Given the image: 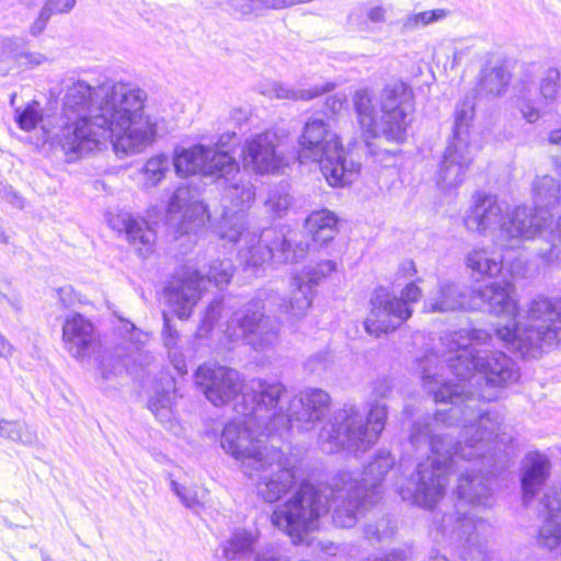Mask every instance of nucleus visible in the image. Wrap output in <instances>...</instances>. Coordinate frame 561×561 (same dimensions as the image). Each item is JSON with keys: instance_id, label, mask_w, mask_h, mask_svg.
Segmentation results:
<instances>
[{"instance_id": "obj_1", "label": "nucleus", "mask_w": 561, "mask_h": 561, "mask_svg": "<svg viewBox=\"0 0 561 561\" xmlns=\"http://www.w3.org/2000/svg\"><path fill=\"white\" fill-rule=\"evenodd\" d=\"M493 339L481 329L450 331L440 337L446 347L443 360L435 353L420 359L424 389L435 402L450 407L412 424L411 445L415 449L427 446L431 456L417 463L405 483L397 485L403 501L430 510L444 496L449 473L462 470L456 518L443 515L438 528L463 549V561H486L491 525L473 511L492 505L493 479L511 465L513 438L505 432L501 413L488 403L516 382L519 371L503 352L488 348Z\"/></svg>"}, {"instance_id": "obj_2", "label": "nucleus", "mask_w": 561, "mask_h": 561, "mask_svg": "<svg viewBox=\"0 0 561 561\" xmlns=\"http://www.w3.org/2000/svg\"><path fill=\"white\" fill-rule=\"evenodd\" d=\"M394 466V458L387 449L376 451L373 460L359 472L339 471L328 483L314 485L308 481L299 484L282 511H275L274 525L284 528L294 542L319 526L320 517L333 507V524L341 528L353 527L362 510L381 497V482Z\"/></svg>"}, {"instance_id": "obj_3", "label": "nucleus", "mask_w": 561, "mask_h": 561, "mask_svg": "<svg viewBox=\"0 0 561 561\" xmlns=\"http://www.w3.org/2000/svg\"><path fill=\"white\" fill-rule=\"evenodd\" d=\"M146 100L144 90L114 82L92 118L60 114L57 129L44 133L71 160L100 150L106 141L117 154H128L150 142L157 133L156 124L144 113Z\"/></svg>"}, {"instance_id": "obj_4", "label": "nucleus", "mask_w": 561, "mask_h": 561, "mask_svg": "<svg viewBox=\"0 0 561 561\" xmlns=\"http://www.w3.org/2000/svg\"><path fill=\"white\" fill-rule=\"evenodd\" d=\"M514 287L507 280L492 282L473 294L488 311L506 317V324L495 329V336L505 347L520 357L537 358L545 348L561 341V298L537 296L528 305V323L522 325L516 319L518 307L513 296Z\"/></svg>"}, {"instance_id": "obj_5", "label": "nucleus", "mask_w": 561, "mask_h": 561, "mask_svg": "<svg viewBox=\"0 0 561 561\" xmlns=\"http://www.w3.org/2000/svg\"><path fill=\"white\" fill-rule=\"evenodd\" d=\"M284 392L279 381L270 382L257 378L252 379L234 405L242 420H232L225 424L220 435V446L239 465L242 472L261 466L260 457L270 447L264 438L279 436V430H270L272 408L277 404Z\"/></svg>"}, {"instance_id": "obj_6", "label": "nucleus", "mask_w": 561, "mask_h": 561, "mask_svg": "<svg viewBox=\"0 0 561 561\" xmlns=\"http://www.w3.org/2000/svg\"><path fill=\"white\" fill-rule=\"evenodd\" d=\"M387 417L386 404L377 400L369 403L365 420L359 407L345 404L336 410L330 423L322 427L319 435L321 449L327 454L342 450L354 455L364 453L378 440Z\"/></svg>"}, {"instance_id": "obj_7", "label": "nucleus", "mask_w": 561, "mask_h": 561, "mask_svg": "<svg viewBox=\"0 0 561 561\" xmlns=\"http://www.w3.org/2000/svg\"><path fill=\"white\" fill-rule=\"evenodd\" d=\"M299 156L317 161L321 173L332 187H344L353 183L360 164L348 159L339 135L321 116L309 117L298 138Z\"/></svg>"}, {"instance_id": "obj_8", "label": "nucleus", "mask_w": 561, "mask_h": 561, "mask_svg": "<svg viewBox=\"0 0 561 561\" xmlns=\"http://www.w3.org/2000/svg\"><path fill=\"white\" fill-rule=\"evenodd\" d=\"M240 239H244V245L239 250L238 259L249 277H260L273 257L296 263L309 251V243L298 241L297 232L286 225L265 228L259 234L244 230L237 241Z\"/></svg>"}, {"instance_id": "obj_9", "label": "nucleus", "mask_w": 561, "mask_h": 561, "mask_svg": "<svg viewBox=\"0 0 561 561\" xmlns=\"http://www.w3.org/2000/svg\"><path fill=\"white\" fill-rule=\"evenodd\" d=\"M264 300L276 304L279 312L296 320L282 307L284 304L289 306V300L274 291H260L254 299L236 310L227 322L226 333L230 339H244L256 352L270 351L278 342V321L264 313Z\"/></svg>"}, {"instance_id": "obj_10", "label": "nucleus", "mask_w": 561, "mask_h": 561, "mask_svg": "<svg viewBox=\"0 0 561 561\" xmlns=\"http://www.w3.org/2000/svg\"><path fill=\"white\" fill-rule=\"evenodd\" d=\"M473 114V99L465 96L456 105L453 135L436 173V184L443 191L456 188L462 184L474 159V147L469 139V126Z\"/></svg>"}, {"instance_id": "obj_11", "label": "nucleus", "mask_w": 561, "mask_h": 561, "mask_svg": "<svg viewBox=\"0 0 561 561\" xmlns=\"http://www.w3.org/2000/svg\"><path fill=\"white\" fill-rule=\"evenodd\" d=\"M232 275L233 264L229 259L213 261L205 272L185 267L165 286V299L176 317L185 320L192 314L207 284L222 289L230 283Z\"/></svg>"}, {"instance_id": "obj_12", "label": "nucleus", "mask_w": 561, "mask_h": 561, "mask_svg": "<svg viewBox=\"0 0 561 561\" xmlns=\"http://www.w3.org/2000/svg\"><path fill=\"white\" fill-rule=\"evenodd\" d=\"M286 388L279 397L275 408H272L270 430H279V437L288 434L295 427L298 432H309L327 415L330 404V394L320 388H306L301 390L288 404L285 411L280 405Z\"/></svg>"}, {"instance_id": "obj_13", "label": "nucleus", "mask_w": 561, "mask_h": 561, "mask_svg": "<svg viewBox=\"0 0 561 561\" xmlns=\"http://www.w3.org/2000/svg\"><path fill=\"white\" fill-rule=\"evenodd\" d=\"M421 297L422 289L415 282L408 283L402 288L400 297L387 288L378 287L370 297V312L364 322L366 332L379 337L383 333L397 330L411 318L413 309L410 305L417 302Z\"/></svg>"}, {"instance_id": "obj_14", "label": "nucleus", "mask_w": 561, "mask_h": 561, "mask_svg": "<svg viewBox=\"0 0 561 561\" xmlns=\"http://www.w3.org/2000/svg\"><path fill=\"white\" fill-rule=\"evenodd\" d=\"M236 133L222 135L215 147L198 144L191 148H181L174 151L172 164L176 175L186 178L202 173L217 178V175L231 174L238 171V162L225 149V138H236Z\"/></svg>"}, {"instance_id": "obj_15", "label": "nucleus", "mask_w": 561, "mask_h": 561, "mask_svg": "<svg viewBox=\"0 0 561 561\" xmlns=\"http://www.w3.org/2000/svg\"><path fill=\"white\" fill-rule=\"evenodd\" d=\"M216 179L219 181V185L224 187V199L229 201L238 209L230 211L225 206L222 216L215 226V232L221 240L236 243L247 227L245 209L254 202V186L240 172L239 167L238 171L231 174L217 175Z\"/></svg>"}, {"instance_id": "obj_16", "label": "nucleus", "mask_w": 561, "mask_h": 561, "mask_svg": "<svg viewBox=\"0 0 561 561\" xmlns=\"http://www.w3.org/2000/svg\"><path fill=\"white\" fill-rule=\"evenodd\" d=\"M379 105L380 131L390 141L403 142L414 112L412 90L402 81L389 83L380 92Z\"/></svg>"}, {"instance_id": "obj_17", "label": "nucleus", "mask_w": 561, "mask_h": 561, "mask_svg": "<svg viewBox=\"0 0 561 561\" xmlns=\"http://www.w3.org/2000/svg\"><path fill=\"white\" fill-rule=\"evenodd\" d=\"M261 466L243 472L250 479H257V494L268 503L280 500L295 484L296 477L293 467L279 447H265V454L260 457Z\"/></svg>"}, {"instance_id": "obj_18", "label": "nucleus", "mask_w": 561, "mask_h": 561, "mask_svg": "<svg viewBox=\"0 0 561 561\" xmlns=\"http://www.w3.org/2000/svg\"><path fill=\"white\" fill-rule=\"evenodd\" d=\"M512 213L504 215V208L499 202L497 196L486 193L477 192L472 196V203L463 217V224L469 231L481 234L486 232L494 233L497 231L496 239L501 248H518L522 240L526 237L505 236L503 226L510 221Z\"/></svg>"}, {"instance_id": "obj_19", "label": "nucleus", "mask_w": 561, "mask_h": 561, "mask_svg": "<svg viewBox=\"0 0 561 561\" xmlns=\"http://www.w3.org/2000/svg\"><path fill=\"white\" fill-rule=\"evenodd\" d=\"M194 378L196 386L215 407L229 403L242 391L240 373L215 363L199 365Z\"/></svg>"}, {"instance_id": "obj_20", "label": "nucleus", "mask_w": 561, "mask_h": 561, "mask_svg": "<svg viewBox=\"0 0 561 561\" xmlns=\"http://www.w3.org/2000/svg\"><path fill=\"white\" fill-rule=\"evenodd\" d=\"M280 140L274 130L249 137L242 147L244 168L259 174L273 173L282 168L283 154L277 150Z\"/></svg>"}, {"instance_id": "obj_21", "label": "nucleus", "mask_w": 561, "mask_h": 561, "mask_svg": "<svg viewBox=\"0 0 561 561\" xmlns=\"http://www.w3.org/2000/svg\"><path fill=\"white\" fill-rule=\"evenodd\" d=\"M335 271L336 263L333 260H324L301 273H294L290 278L293 290L289 306L284 304L282 307L293 318L301 319L311 306L313 287Z\"/></svg>"}, {"instance_id": "obj_22", "label": "nucleus", "mask_w": 561, "mask_h": 561, "mask_svg": "<svg viewBox=\"0 0 561 561\" xmlns=\"http://www.w3.org/2000/svg\"><path fill=\"white\" fill-rule=\"evenodd\" d=\"M206 206L194 201L186 186H179L168 203V220L179 236L195 233L204 225Z\"/></svg>"}, {"instance_id": "obj_23", "label": "nucleus", "mask_w": 561, "mask_h": 561, "mask_svg": "<svg viewBox=\"0 0 561 561\" xmlns=\"http://www.w3.org/2000/svg\"><path fill=\"white\" fill-rule=\"evenodd\" d=\"M62 341L68 353L83 362L90 358L98 344V334L93 323L81 313H72L65 319Z\"/></svg>"}, {"instance_id": "obj_24", "label": "nucleus", "mask_w": 561, "mask_h": 561, "mask_svg": "<svg viewBox=\"0 0 561 561\" xmlns=\"http://www.w3.org/2000/svg\"><path fill=\"white\" fill-rule=\"evenodd\" d=\"M113 84L94 88L83 80H77L66 91L61 114L92 118L106 90Z\"/></svg>"}, {"instance_id": "obj_25", "label": "nucleus", "mask_w": 561, "mask_h": 561, "mask_svg": "<svg viewBox=\"0 0 561 561\" xmlns=\"http://www.w3.org/2000/svg\"><path fill=\"white\" fill-rule=\"evenodd\" d=\"M107 222L113 230L119 233L124 232L127 241L140 255L146 256L151 252L156 232L146 220L134 217L126 211H118L117 214L110 213Z\"/></svg>"}, {"instance_id": "obj_26", "label": "nucleus", "mask_w": 561, "mask_h": 561, "mask_svg": "<svg viewBox=\"0 0 561 561\" xmlns=\"http://www.w3.org/2000/svg\"><path fill=\"white\" fill-rule=\"evenodd\" d=\"M543 522L538 533L540 546L554 549L561 543V489L551 488L541 500Z\"/></svg>"}, {"instance_id": "obj_27", "label": "nucleus", "mask_w": 561, "mask_h": 561, "mask_svg": "<svg viewBox=\"0 0 561 561\" xmlns=\"http://www.w3.org/2000/svg\"><path fill=\"white\" fill-rule=\"evenodd\" d=\"M515 248H501L495 240L492 248L474 247L466 256V265L476 280L493 278L503 270L504 252L508 253Z\"/></svg>"}, {"instance_id": "obj_28", "label": "nucleus", "mask_w": 561, "mask_h": 561, "mask_svg": "<svg viewBox=\"0 0 561 561\" xmlns=\"http://www.w3.org/2000/svg\"><path fill=\"white\" fill-rule=\"evenodd\" d=\"M550 476V461L546 455L536 450L528 453L523 459L520 485L523 500L528 504L541 490Z\"/></svg>"}, {"instance_id": "obj_29", "label": "nucleus", "mask_w": 561, "mask_h": 561, "mask_svg": "<svg viewBox=\"0 0 561 561\" xmlns=\"http://www.w3.org/2000/svg\"><path fill=\"white\" fill-rule=\"evenodd\" d=\"M339 219L336 215L322 208L312 211L305 220V229L313 243L320 245L332 241L337 232Z\"/></svg>"}, {"instance_id": "obj_30", "label": "nucleus", "mask_w": 561, "mask_h": 561, "mask_svg": "<svg viewBox=\"0 0 561 561\" xmlns=\"http://www.w3.org/2000/svg\"><path fill=\"white\" fill-rule=\"evenodd\" d=\"M353 103L363 133L369 138L377 137L379 133L378 111L371 92L367 89L357 90L353 96Z\"/></svg>"}, {"instance_id": "obj_31", "label": "nucleus", "mask_w": 561, "mask_h": 561, "mask_svg": "<svg viewBox=\"0 0 561 561\" xmlns=\"http://www.w3.org/2000/svg\"><path fill=\"white\" fill-rule=\"evenodd\" d=\"M462 305L459 287L451 282H440L436 294L426 299L424 308L428 312H446L459 309Z\"/></svg>"}, {"instance_id": "obj_32", "label": "nucleus", "mask_w": 561, "mask_h": 561, "mask_svg": "<svg viewBox=\"0 0 561 561\" xmlns=\"http://www.w3.org/2000/svg\"><path fill=\"white\" fill-rule=\"evenodd\" d=\"M256 540V531L245 528L234 529L230 537L220 543L222 558L227 561H233L251 553Z\"/></svg>"}, {"instance_id": "obj_33", "label": "nucleus", "mask_w": 561, "mask_h": 561, "mask_svg": "<svg viewBox=\"0 0 561 561\" xmlns=\"http://www.w3.org/2000/svg\"><path fill=\"white\" fill-rule=\"evenodd\" d=\"M335 89V83L324 82L310 89H294L284 83L274 82L268 91L271 98L291 101H310Z\"/></svg>"}, {"instance_id": "obj_34", "label": "nucleus", "mask_w": 561, "mask_h": 561, "mask_svg": "<svg viewBox=\"0 0 561 561\" xmlns=\"http://www.w3.org/2000/svg\"><path fill=\"white\" fill-rule=\"evenodd\" d=\"M0 436L23 446H35L37 433L24 421L0 420Z\"/></svg>"}, {"instance_id": "obj_35", "label": "nucleus", "mask_w": 561, "mask_h": 561, "mask_svg": "<svg viewBox=\"0 0 561 561\" xmlns=\"http://www.w3.org/2000/svg\"><path fill=\"white\" fill-rule=\"evenodd\" d=\"M508 85V76L501 67H493L481 71L478 83L479 93L496 96L503 93Z\"/></svg>"}, {"instance_id": "obj_36", "label": "nucleus", "mask_w": 561, "mask_h": 561, "mask_svg": "<svg viewBox=\"0 0 561 561\" xmlns=\"http://www.w3.org/2000/svg\"><path fill=\"white\" fill-rule=\"evenodd\" d=\"M163 329H162V340L163 345L168 348L169 357L171 358L174 368L180 373H185V362L181 355L176 354V347L180 341V333L176 328L172 324V321L169 314L163 311Z\"/></svg>"}, {"instance_id": "obj_37", "label": "nucleus", "mask_w": 561, "mask_h": 561, "mask_svg": "<svg viewBox=\"0 0 561 561\" xmlns=\"http://www.w3.org/2000/svg\"><path fill=\"white\" fill-rule=\"evenodd\" d=\"M396 531V522L388 515L378 518L374 523H368L364 527V536L370 543H382L391 540Z\"/></svg>"}, {"instance_id": "obj_38", "label": "nucleus", "mask_w": 561, "mask_h": 561, "mask_svg": "<svg viewBox=\"0 0 561 561\" xmlns=\"http://www.w3.org/2000/svg\"><path fill=\"white\" fill-rule=\"evenodd\" d=\"M170 159L167 154L160 153L151 157L142 167L145 185L152 187L158 185L170 170Z\"/></svg>"}, {"instance_id": "obj_39", "label": "nucleus", "mask_w": 561, "mask_h": 561, "mask_svg": "<svg viewBox=\"0 0 561 561\" xmlns=\"http://www.w3.org/2000/svg\"><path fill=\"white\" fill-rule=\"evenodd\" d=\"M2 44L21 66L37 67L47 60V57L41 53L22 49L23 39L21 38H7Z\"/></svg>"}, {"instance_id": "obj_40", "label": "nucleus", "mask_w": 561, "mask_h": 561, "mask_svg": "<svg viewBox=\"0 0 561 561\" xmlns=\"http://www.w3.org/2000/svg\"><path fill=\"white\" fill-rule=\"evenodd\" d=\"M14 121L20 129L24 131L34 130L43 121V108L39 102L32 101L24 107H16Z\"/></svg>"}, {"instance_id": "obj_41", "label": "nucleus", "mask_w": 561, "mask_h": 561, "mask_svg": "<svg viewBox=\"0 0 561 561\" xmlns=\"http://www.w3.org/2000/svg\"><path fill=\"white\" fill-rule=\"evenodd\" d=\"M291 205V196L284 185L270 190L265 207L275 217H283Z\"/></svg>"}, {"instance_id": "obj_42", "label": "nucleus", "mask_w": 561, "mask_h": 561, "mask_svg": "<svg viewBox=\"0 0 561 561\" xmlns=\"http://www.w3.org/2000/svg\"><path fill=\"white\" fill-rule=\"evenodd\" d=\"M447 16L445 9H434L408 15L402 23L405 31H413L438 22Z\"/></svg>"}, {"instance_id": "obj_43", "label": "nucleus", "mask_w": 561, "mask_h": 561, "mask_svg": "<svg viewBox=\"0 0 561 561\" xmlns=\"http://www.w3.org/2000/svg\"><path fill=\"white\" fill-rule=\"evenodd\" d=\"M222 308L224 301L221 298H216L208 305L196 331L198 337H206L211 332L220 317Z\"/></svg>"}, {"instance_id": "obj_44", "label": "nucleus", "mask_w": 561, "mask_h": 561, "mask_svg": "<svg viewBox=\"0 0 561 561\" xmlns=\"http://www.w3.org/2000/svg\"><path fill=\"white\" fill-rule=\"evenodd\" d=\"M169 387L172 386V380L168 381ZM171 397L170 388L163 389L161 392H157L156 396L150 397L148 401V408L159 419H169L171 414L170 410Z\"/></svg>"}, {"instance_id": "obj_45", "label": "nucleus", "mask_w": 561, "mask_h": 561, "mask_svg": "<svg viewBox=\"0 0 561 561\" xmlns=\"http://www.w3.org/2000/svg\"><path fill=\"white\" fill-rule=\"evenodd\" d=\"M330 365L328 352H318L305 362V371L311 376L321 378L328 370Z\"/></svg>"}, {"instance_id": "obj_46", "label": "nucleus", "mask_w": 561, "mask_h": 561, "mask_svg": "<svg viewBox=\"0 0 561 561\" xmlns=\"http://www.w3.org/2000/svg\"><path fill=\"white\" fill-rule=\"evenodd\" d=\"M560 71L549 68L540 83V92L545 99H554L559 91Z\"/></svg>"}, {"instance_id": "obj_47", "label": "nucleus", "mask_w": 561, "mask_h": 561, "mask_svg": "<svg viewBox=\"0 0 561 561\" xmlns=\"http://www.w3.org/2000/svg\"><path fill=\"white\" fill-rule=\"evenodd\" d=\"M252 11L283 9L289 5L310 2L311 0H247Z\"/></svg>"}, {"instance_id": "obj_48", "label": "nucleus", "mask_w": 561, "mask_h": 561, "mask_svg": "<svg viewBox=\"0 0 561 561\" xmlns=\"http://www.w3.org/2000/svg\"><path fill=\"white\" fill-rule=\"evenodd\" d=\"M171 490L178 495L180 501L188 508L196 510L201 506V503L197 499V495L194 491L188 490L178 483L176 481L172 480L170 483Z\"/></svg>"}, {"instance_id": "obj_49", "label": "nucleus", "mask_w": 561, "mask_h": 561, "mask_svg": "<svg viewBox=\"0 0 561 561\" xmlns=\"http://www.w3.org/2000/svg\"><path fill=\"white\" fill-rule=\"evenodd\" d=\"M410 556L408 548H394L381 554H374L362 561H407Z\"/></svg>"}, {"instance_id": "obj_50", "label": "nucleus", "mask_w": 561, "mask_h": 561, "mask_svg": "<svg viewBox=\"0 0 561 561\" xmlns=\"http://www.w3.org/2000/svg\"><path fill=\"white\" fill-rule=\"evenodd\" d=\"M77 0H45L44 8L46 11L55 14H67L76 5Z\"/></svg>"}, {"instance_id": "obj_51", "label": "nucleus", "mask_w": 561, "mask_h": 561, "mask_svg": "<svg viewBox=\"0 0 561 561\" xmlns=\"http://www.w3.org/2000/svg\"><path fill=\"white\" fill-rule=\"evenodd\" d=\"M100 374L103 379H110L122 370L121 360L117 358H103L99 366Z\"/></svg>"}, {"instance_id": "obj_52", "label": "nucleus", "mask_w": 561, "mask_h": 561, "mask_svg": "<svg viewBox=\"0 0 561 561\" xmlns=\"http://www.w3.org/2000/svg\"><path fill=\"white\" fill-rule=\"evenodd\" d=\"M51 15L53 14L50 12L46 11V9L43 7L38 13L37 19L32 23V25L30 27V33L33 36L39 35L46 28V25H47L49 19L51 18Z\"/></svg>"}, {"instance_id": "obj_53", "label": "nucleus", "mask_w": 561, "mask_h": 561, "mask_svg": "<svg viewBox=\"0 0 561 561\" xmlns=\"http://www.w3.org/2000/svg\"><path fill=\"white\" fill-rule=\"evenodd\" d=\"M391 391L390 381L387 378L377 379L374 382L373 394L377 398H386Z\"/></svg>"}, {"instance_id": "obj_54", "label": "nucleus", "mask_w": 561, "mask_h": 561, "mask_svg": "<svg viewBox=\"0 0 561 561\" xmlns=\"http://www.w3.org/2000/svg\"><path fill=\"white\" fill-rule=\"evenodd\" d=\"M520 112L528 123H535L539 118V111L529 103L522 104Z\"/></svg>"}, {"instance_id": "obj_55", "label": "nucleus", "mask_w": 561, "mask_h": 561, "mask_svg": "<svg viewBox=\"0 0 561 561\" xmlns=\"http://www.w3.org/2000/svg\"><path fill=\"white\" fill-rule=\"evenodd\" d=\"M385 9L380 5H376L368 10L367 18L373 23H381L385 21Z\"/></svg>"}, {"instance_id": "obj_56", "label": "nucleus", "mask_w": 561, "mask_h": 561, "mask_svg": "<svg viewBox=\"0 0 561 561\" xmlns=\"http://www.w3.org/2000/svg\"><path fill=\"white\" fill-rule=\"evenodd\" d=\"M57 295L64 307H68L72 304V287L64 286L57 289Z\"/></svg>"}, {"instance_id": "obj_57", "label": "nucleus", "mask_w": 561, "mask_h": 561, "mask_svg": "<svg viewBox=\"0 0 561 561\" xmlns=\"http://www.w3.org/2000/svg\"><path fill=\"white\" fill-rule=\"evenodd\" d=\"M255 561H289V557L280 552L271 554H259Z\"/></svg>"}, {"instance_id": "obj_58", "label": "nucleus", "mask_w": 561, "mask_h": 561, "mask_svg": "<svg viewBox=\"0 0 561 561\" xmlns=\"http://www.w3.org/2000/svg\"><path fill=\"white\" fill-rule=\"evenodd\" d=\"M12 345L10 342L0 333V357H9L12 355Z\"/></svg>"}, {"instance_id": "obj_59", "label": "nucleus", "mask_w": 561, "mask_h": 561, "mask_svg": "<svg viewBox=\"0 0 561 561\" xmlns=\"http://www.w3.org/2000/svg\"><path fill=\"white\" fill-rule=\"evenodd\" d=\"M342 100L337 96H329L327 99L325 105L332 111L335 112L342 107Z\"/></svg>"}, {"instance_id": "obj_60", "label": "nucleus", "mask_w": 561, "mask_h": 561, "mask_svg": "<svg viewBox=\"0 0 561 561\" xmlns=\"http://www.w3.org/2000/svg\"><path fill=\"white\" fill-rule=\"evenodd\" d=\"M400 270L404 273L407 276H413L416 274V267L413 261H405L401 264Z\"/></svg>"}, {"instance_id": "obj_61", "label": "nucleus", "mask_w": 561, "mask_h": 561, "mask_svg": "<svg viewBox=\"0 0 561 561\" xmlns=\"http://www.w3.org/2000/svg\"><path fill=\"white\" fill-rule=\"evenodd\" d=\"M465 55H466L465 50H457V51H455L454 53V58H453L451 67L458 66L461 62V60H462Z\"/></svg>"}, {"instance_id": "obj_62", "label": "nucleus", "mask_w": 561, "mask_h": 561, "mask_svg": "<svg viewBox=\"0 0 561 561\" xmlns=\"http://www.w3.org/2000/svg\"><path fill=\"white\" fill-rule=\"evenodd\" d=\"M3 298L8 301L9 305L15 310L19 311L21 309L20 300L16 297L9 298L5 295H3Z\"/></svg>"}, {"instance_id": "obj_63", "label": "nucleus", "mask_w": 561, "mask_h": 561, "mask_svg": "<svg viewBox=\"0 0 561 561\" xmlns=\"http://www.w3.org/2000/svg\"><path fill=\"white\" fill-rule=\"evenodd\" d=\"M428 561H448V560L445 556L435 553L434 556L431 557V559Z\"/></svg>"}, {"instance_id": "obj_64", "label": "nucleus", "mask_w": 561, "mask_h": 561, "mask_svg": "<svg viewBox=\"0 0 561 561\" xmlns=\"http://www.w3.org/2000/svg\"><path fill=\"white\" fill-rule=\"evenodd\" d=\"M41 557L42 561H51L50 557L44 550H41Z\"/></svg>"}]
</instances>
